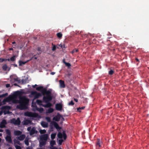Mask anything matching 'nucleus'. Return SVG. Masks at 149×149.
I'll list each match as a JSON object with an SVG mask.
<instances>
[{
  "label": "nucleus",
  "instance_id": "obj_1",
  "mask_svg": "<svg viewBox=\"0 0 149 149\" xmlns=\"http://www.w3.org/2000/svg\"><path fill=\"white\" fill-rule=\"evenodd\" d=\"M36 90L41 92L42 95H46V96H44L43 97V101L45 102H50L52 100L51 91L47 90L46 88H44L42 86H40L36 88Z\"/></svg>",
  "mask_w": 149,
  "mask_h": 149
},
{
  "label": "nucleus",
  "instance_id": "obj_2",
  "mask_svg": "<svg viewBox=\"0 0 149 149\" xmlns=\"http://www.w3.org/2000/svg\"><path fill=\"white\" fill-rule=\"evenodd\" d=\"M29 101V99L25 97L20 98L19 104L17 106L16 108L21 110L26 109Z\"/></svg>",
  "mask_w": 149,
  "mask_h": 149
},
{
  "label": "nucleus",
  "instance_id": "obj_3",
  "mask_svg": "<svg viewBox=\"0 0 149 149\" xmlns=\"http://www.w3.org/2000/svg\"><path fill=\"white\" fill-rule=\"evenodd\" d=\"M7 134L5 139L6 141L10 143H13V141L11 138V133L10 130L9 129H6L5 130Z\"/></svg>",
  "mask_w": 149,
  "mask_h": 149
},
{
  "label": "nucleus",
  "instance_id": "obj_4",
  "mask_svg": "<svg viewBox=\"0 0 149 149\" xmlns=\"http://www.w3.org/2000/svg\"><path fill=\"white\" fill-rule=\"evenodd\" d=\"M31 95L34 96V99H38L42 96L41 93H38L35 91H32L31 92Z\"/></svg>",
  "mask_w": 149,
  "mask_h": 149
},
{
  "label": "nucleus",
  "instance_id": "obj_5",
  "mask_svg": "<svg viewBox=\"0 0 149 149\" xmlns=\"http://www.w3.org/2000/svg\"><path fill=\"white\" fill-rule=\"evenodd\" d=\"M10 123L15 125H19L20 124L21 121L20 119L18 118L16 120L15 118H13L10 120Z\"/></svg>",
  "mask_w": 149,
  "mask_h": 149
},
{
  "label": "nucleus",
  "instance_id": "obj_6",
  "mask_svg": "<svg viewBox=\"0 0 149 149\" xmlns=\"http://www.w3.org/2000/svg\"><path fill=\"white\" fill-rule=\"evenodd\" d=\"M57 136L59 139H62L63 138V137L64 140H65L67 137L65 131H63L62 133L60 132H58L57 134Z\"/></svg>",
  "mask_w": 149,
  "mask_h": 149
},
{
  "label": "nucleus",
  "instance_id": "obj_7",
  "mask_svg": "<svg viewBox=\"0 0 149 149\" xmlns=\"http://www.w3.org/2000/svg\"><path fill=\"white\" fill-rule=\"evenodd\" d=\"M25 116L29 117L36 118L38 116V114L36 113H33L31 112H26L25 113Z\"/></svg>",
  "mask_w": 149,
  "mask_h": 149
},
{
  "label": "nucleus",
  "instance_id": "obj_8",
  "mask_svg": "<svg viewBox=\"0 0 149 149\" xmlns=\"http://www.w3.org/2000/svg\"><path fill=\"white\" fill-rule=\"evenodd\" d=\"M61 116L62 115H61L59 113H58L57 115L53 118V120L56 121L58 122L59 121Z\"/></svg>",
  "mask_w": 149,
  "mask_h": 149
},
{
  "label": "nucleus",
  "instance_id": "obj_9",
  "mask_svg": "<svg viewBox=\"0 0 149 149\" xmlns=\"http://www.w3.org/2000/svg\"><path fill=\"white\" fill-rule=\"evenodd\" d=\"M102 144V141L99 139H97L96 143V148L99 149Z\"/></svg>",
  "mask_w": 149,
  "mask_h": 149
},
{
  "label": "nucleus",
  "instance_id": "obj_10",
  "mask_svg": "<svg viewBox=\"0 0 149 149\" xmlns=\"http://www.w3.org/2000/svg\"><path fill=\"white\" fill-rule=\"evenodd\" d=\"M6 121L5 119L3 120L0 123V128H3L6 127V125L7 124Z\"/></svg>",
  "mask_w": 149,
  "mask_h": 149
},
{
  "label": "nucleus",
  "instance_id": "obj_11",
  "mask_svg": "<svg viewBox=\"0 0 149 149\" xmlns=\"http://www.w3.org/2000/svg\"><path fill=\"white\" fill-rule=\"evenodd\" d=\"M48 138V135L47 134H44L40 136V140L47 141Z\"/></svg>",
  "mask_w": 149,
  "mask_h": 149
},
{
  "label": "nucleus",
  "instance_id": "obj_12",
  "mask_svg": "<svg viewBox=\"0 0 149 149\" xmlns=\"http://www.w3.org/2000/svg\"><path fill=\"white\" fill-rule=\"evenodd\" d=\"M38 131L36 130V128L34 127H33L30 132L29 134L30 136H32L35 134H37Z\"/></svg>",
  "mask_w": 149,
  "mask_h": 149
},
{
  "label": "nucleus",
  "instance_id": "obj_13",
  "mask_svg": "<svg viewBox=\"0 0 149 149\" xmlns=\"http://www.w3.org/2000/svg\"><path fill=\"white\" fill-rule=\"evenodd\" d=\"M51 123L56 129L60 130L61 129V127L59 126L58 125L56 122L53 121Z\"/></svg>",
  "mask_w": 149,
  "mask_h": 149
},
{
  "label": "nucleus",
  "instance_id": "obj_14",
  "mask_svg": "<svg viewBox=\"0 0 149 149\" xmlns=\"http://www.w3.org/2000/svg\"><path fill=\"white\" fill-rule=\"evenodd\" d=\"M62 105L61 103H58L56 104L55 107L57 110L61 111L62 109Z\"/></svg>",
  "mask_w": 149,
  "mask_h": 149
},
{
  "label": "nucleus",
  "instance_id": "obj_15",
  "mask_svg": "<svg viewBox=\"0 0 149 149\" xmlns=\"http://www.w3.org/2000/svg\"><path fill=\"white\" fill-rule=\"evenodd\" d=\"M22 92L21 91H17L14 93L13 96L16 97L18 96H20L22 95Z\"/></svg>",
  "mask_w": 149,
  "mask_h": 149
},
{
  "label": "nucleus",
  "instance_id": "obj_16",
  "mask_svg": "<svg viewBox=\"0 0 149 149\" xmlns=\"http://www.w3.org/2000/svg\"><path fill=\"white\" fill-rule=\"evenodd\" d=\"M13 99V97L12 96H9L6 98L4 99L3 101V102H9L12 100Z\"/></svg>",
  "mask_w": 149,
  "mask_h": 149
},
{
  "label": "nucleus",
  "instance_id": "obj_17",
  "mask_svg": "<svg viewBox=\"0 0 149 149\" xmlns=\"http://www.w3.org/2000/svg\"><path fill=\"white\" fill-rule=\"evenodd\" d=\"M26 136L25 134L20 135L19 136L17 137V139L20 141H23L25 138Z\"/></svg>",
  "mask_w": 149,
  "mask_h": 149
},
{
  "label": "nucleus",
  "instance_id": "obj_18",
  "mask_svg": "<svg viewBox=\"0 0 149 149\" xmlns=\"http://www.w3.org/2000/svg\"><path fill=\"white\" fill-rule=\"evenodd\" d=\"M32 59V58H31L30 59L27 60L26 61L23 62L22 61H19V65L20 66H22L23 65H24L26 63L29 62Z\"/></svg>",
  "mask_w": 149,
  "mask_h": 149
},
{
  "label": "nucleus",
  "instance_id": "obj_19",
  "mask_svg": "<svg viewBox=\"0 0 149 149\" xmlns=\"http://www.w3.org/2000/svg\"><path fill=\"white\" fill-rule=\"evenodd\" d=\"M39 146L40 147H42L43 146H45L46 143V141L40 140V141Z\"/></svg>",
  "mask_w": 149,
  "mask_h": 149
},
{
  "label": "nucleus",
  "instance_id": "obj_20",
  "mask_svg": "<svg viewBox=\"0 0 149 149\" xmlns=\"http://www.w3.org/2000/svg\"><path fill=\"white\" fill-rule=\"evenodd\" d=\"M60 87L61 88H64L65 87L64 82L63 81L60 80L59 81Z\"/></svg>",
  "mask_w": 149,
  "mask_h": 149
},
{
  "label": "nucleus",
  "instance_id": "obj_21",
  "mask_svg": "<svg viewBox=\"0 0 149 149\" xmlns=\"http://www.w3.org/2000/svg\"><path fill=\"white\" fill-rule=\"evenodd\" d=\"M45 103H47L46 104L42 105V106L45 108L50 107L52 105V104L50 102Z\"/></svg>",
  "mask_w": 149,
  "mask_h": 149
},
{
  "label": "nucleus",
  "instance_id": "obj_22",
  "mask_svg": "<svg viewBox=\"0 0 149 149\" xmlns=\"http://www.w3.org/2000/svg\"><path fill=\"white\" fill-rule=\"evenodd\" d=\"M14 133L15 136H19L21 134L22 132L19 130H15L14 131Z\"/></svg>",
  "mask_w": 149,
  "mask_h": 149
},
{
  "label": "nucleus",
  "instance_id": "obj_23",
  "mask_svg": "<svg viewBox=\"0 0 149 149\" xmlns=\"http://www.w3.org/2000/svg\"><path fill=\"white\" fill-rule=\"evenodd\" d=\"M41 124L42 126L43 127H48V123L42 121Z\"/></svg>",
  "mask_w": 149,
  "mask_h": 149
},
{
  "label": "nucleus",
  "instance_id": "obj_24",
  "mask_svg": "<svg viewBox=\"0 0 149 149\" xmlns=\"http://www.w3.org/2000/svg\"><path fill=\"white\" fill-rule=\"evenodd\" d=\"M31 122V121L30 120L28 119H26L24 121L23 125H28Z\"/></svg>",
  "mask_w": 149,
  "mask_h": 149
},
{
  "label": "nucleus",
  "instance_id": "obj_25",
  "mask_svg": "<svg viewBox=\"0 0 149 149\" xmlns=\"http://www.w3.org/2000/svg\"><path fill=\"white\" fill-rule=\"evenodd\" d=\"M54 111V109L50 107L47 111L46 113H51L53 112Z\"/></svg>",
  "mask_w": 149,
  "mask_h": 149
},
{
  "label": "nucleus",
  "instance_id": "obj_26",
  "mask_svg": "<svg viewBox=\"0 0 149 149\" xmlns=\"http://www.w3.org/2000/svg\"><path fill=\"white\" fill-rule=\"evenodd\" d=\"M63 63L65 64V65L67 66L68 68H70L71 66V65L70 63L66 62L65 61L64 59H63Z\"/></svg>",
  "mask_w": 149,
  "mask_h": 149
},
{
  "label": "nucleus",
  "instance_id": "obj_27",
  "mask_svg": "<svg viewBox=\"0 0 149 149\" xmlns=\"http://www.w3.org/2000/svg\"><path fill=\"white\" fill-rule=\"evenodd\" d=\"M50 144L51 147H54V146L56 144V142L54 140H52L50 141Z\"/></svg>",
  "mask_w": 149,
  "mask_h": 149
},
{
  "label": "nucleus",
  "instance_id": "obj_28",
  "mask_svg": "<svg viewBox=\"0 0 149 149\" xmlns=\"http://www.w3.org/2000/svg\"><path fill=\"white\" fill-rule=\"evenodd\" d=\"M2 68L4 71H6L7 70L8 67L6 64H5L2 66Z\"/></svg>",
  "mask_w": 149,
  "mask_h": 149
},
{
  "label": "nucleus",
  "instance_id": "obj_29",
  "mask_svg": "<svg viewBox=\"0 0 149 149\" xmlns=\"http://www.w3.org/2000/svg\"><path fill=\"white\" fill-rule=\"evenodd\" d=\"M11 81L13 82L17 81L19 82V80H18V78L17 77L13 78V79L11 78Z\"/></svg>",
  "mask_w": 149,
  "mask_h": 149
},
{
  "label": "nucleus",
  "instance_id": "obj_30",
  "mask_svg": "<svg viewBox=\"0 0 149 149\" xmlns=\"http://www.w3.org/2000/svg\"><path fill=\"white\" fill-rule=\"evenodd\" d=\"M56 133L52 134L51 135V139L53 140L56 137Z\"/></svg>",
  "mask_w": 149,
  "mask_h": 149
},
{
  "label": "nucleus",
  "instance_id": "obj_31",
  "mask_svg": "<svg viewBox=\"0 0 149 149\" xmlns=\"http://www.w3.org/2000/svg\"><path fill=\"white\" fill-rule=\"evenodd\" d=\"M56 35L58 37L60 38H61L62 36V34L61 32L57 33Z\"/></svg>",
  "mask_w": 149,
  "mask_h": 149
},
{
  "label": "nucleus",
  "instance_id": "obj_32",
  "mask_svg": "<svg viewBox=\"0 0 149 149\" xmlns=\"http://www.w3.org/2000/svg\"><path fill=\"white\" fill-rule=\"evenodd\" d=\"M24 142L25 144L27 146H28L29 145V139H28L26 138L25 139V140L24 141Z\"/></svg>",
  "mask_w": 149,
  "mask_h": 149
},
{
  "label": "nucleus",
  "instance_id": "obj_33",
  "mask_svg": "<svg viewBox=\"0 0 149 149\" xmlns=\"http://www.w3.org/2000/svg\"><path fill=\"white\" fill-rule=\"evenodd\" d=\"M37 103L39 105H42L41 104L42 102V101L41 100H36Z\"/></svg>",
  "mask_w": 149,
  "mask_h": 149
},
{
  "label": "nucleus",
  "instance_id": "obj_34",
  "mask_svg": "<svg viewBox=\"0 0 149 149\" xmlns=\"http://www.w3.org/2000/svg\"><path fill=\"white\" fill-rule=\"evenodd\" d=\"M85 108V107H79V108H77V111L79 112H81L80 110L84 109Z\"/></svg>",
  "mask_w": 149,
  "mask_h": 149
},
{
  "label": "nucleus",
  "instance_id": "obj_35",
  "mask_svg": "<svg viewBox=\"0 0 149 149\" xmlns=\"http://www.w3.org/2000/svg\"><path fill=\"white\" fill-rule=\"evenodd\" d=\"M8 94L6 93L0 95V98L4 97L8 95Z\"/></svg>",
  "mask_w": 149,
  "mask_h": 149
},
{
  "label": "nucleus",
  "instance_id": "obj_36",
  "mask_svg": "<svg viewBox=\"0 0 149 149\" xmlns=\"http://www.w3.org/2000/svg\"><path fill=\"white\" fill-rule=\"evenodd\" d=\"M46 131L45 130H40V132L41 134H44L46 133Z\"/></svg>",
  "mask_w": 149,
  "mask_h": 149
},
{
  "label": "nucleus",
  "instance_id": "obj_37",
  "mask_svg": "<svg viewBox=\"0 0 149 149\" xmlns=\"http://www.w3.org/2000/svg\"><path fill=\"white\" fill-rule=\"evenodd\" d=\"M14 141L15 143H17V144L18 145H20V143L19 141L18 140H16L15 139L14 140Z\"/></svg>",
  "mask_w": 149,
  "mask_h": 149
},
{
  "label": "nucleus",
  "instance_id": "obj_38",
  "mask_svg": "<svg viewBox=\"0 0 149 149\" xmlns=\"http://www.w3.org/2000/svg\"><path fill=\"white\" fill-rule=\"evenodd\" d=\"M78 51V49H74L71 52V53L72 54H73L75 53H76Z\"/></svg>",
  "mask_w": 149,
  "mask_h": 149
},
{
  "label": "nucleus",
  "instance_id": "obj_39",
  "mask_svg": "<svg viewBox=\"0 0 149 149\" xmlns=\"http://www.w3.org/2000/svg\"><path fill=\"white\" fill-rule=\"evenodd\" d=\"M52 45H53V47L52 48V50L53 51H54L56 50V47L55 45H54L53 43L52 44Z\"/></svg>",
  "mask_w": 149,
  "mask_h": 149
},
{
  "label": "nucleus",
  "instance_id": "obj_40",
  "mask_svg": "<svg viewBox=\"0 0 149 149\" xmlns=\"http://www.w3.org/2000/svg\"><path fill=\"white\" fill-rule=\"evenodd\" d=\"M15 57L16 56H13L10 58V60L13 61H14L15 60Z\"/></svg>",
  "mask_w": 149,
  "mask_h": 149
},
{
  "label": "nucleus",
  "instance_id": "obj_41",
  "mask_svg": "<svg viewBox=\"0 0 149 149\" xmlns=\"http://www.w3.org/2000/svg\"><path fill=\"white\" fill-rule=\"evenodd\" d=\"M46 120L48 122H51L50 118L49 117H46Z\"/></svg>",
  "mask_w": 149,
  "mask_h": 149
},
{
  "label": "nucleus",
  "instance_id": "obj_42",
  "mask_svg": "<svg viewBox=\"0 0 149 149\" xmlns=\"http://www.w3.org/2000/svg\"><path fill=\"white\" fill-rule=\"evenodd\" d=\"M74 104V103L73 101L72 100H71L70 102L68 103V105H71L73 106Z\"/></svg>",
  "mask_w": 149,
  "mask_h": 149
},
{
  "label": "nucleus",
  "instance_id": "obj_43",
  "mask_svg": "<svg viewBox=\"0 0 149 149\" xmlns=\"http://www.w3.org/2000/svg\"><path fill=\"white\" fill-rule=\"evenodd\" d=\"M114 72V71L113 70H111L109 72V74L110 75H112Z\"/></svg>",
  "mask_w": 149,
  "mask_h": 149
},
{
  "label": "nucleus",
  "instance_id": "obj_44",
  "mask_svg": "<svg viewBox=\"0 0 149 149\" xmlns=\"http://www.w3.org/2000/svg\"><path fill=\"white\" fill-rule=\"evenodd\" d=\"M63 141V140L62 139H60L58 140V144L59 145H61Z\"/></svg>",
  "mask_w": 149,
  "mask_h": 149
},
{
  "label": "nucleus",
  "instance_id": "obj_45",
  "mask_svg": "<svg viewBox=\"0 0 149 149\" xmlns=\"http://www.w3.org/2000/svg\"><path fill=\"white\" fill-rule=\"evenodd\" d=\"M15 146L16 149H22L21 147L19 146L15 145Z\"/></svg>",
  "mask_w": 149,
  "mask_h": 149
},
{
  "label": "nucleus",
  "instance_id": "obj_46",
  "mask_svg": "<svg viewBox=\"0 0 149 149\" xmlns=\"http://www.w3.org/2000/svg\"><path fill=\"white\" fill-rule=\"evenodd\" d=\"M50 149H57V148L56 147H49Z\"/></svg>",
  "mask_w": 149,
  "mask_h": 149
},
{
  "label": "nucleus",
  "instance_id": "obj_47",
  "mask_svg": "<svg viewBox=\"0 0 149 149\" xmlns=\"http://www.w3.org/2000/svg\"><path fill=\"white\" fill-rule=\"evenodd\" d=\"M5 61V59L2 58H0V62H2L3 61Z\"/></svg>",
  "mask_w": 149,
  "mask_h": 149
},
{
  "label": "nucleus",
  "instance_id": "obj_48",
  "mask_svg": "<svg viewBox=\"0 0 149 149\" xmlns=\"http://www.w3.org/2000/svg\"><path fill=\"white\" fill-rule=\"evenodd\" d=\"M31 127H28L27 128V130L28 131H30H30H31Z\"/></svg>",
  "mask_w": 149,
  "mask_h": 149
},
{
  "label": "nucleus",
  "instance_id": "obj_49",
  "mask_svg": "<svg viewBox=\"0 0 149 149\" xmlns=\"http://www.w3.org/2000/svg\"><path fill=\"white\" fill-rule=\"evenodd\" d=\"M6 88H9L10 87V84H7L6 85Z\"/></svg>",
  "mask_w": 149,
  "mask_h": 149
},
{
  "label": "nucleus",
  "instance_id": "obj_50",
  "mask_svg": "<svg viewBox=\"0 0 149 149\" xmlns=\"http://www.w3.org/2000/svg\"><path fill=\"white\" fill-rule=\"evenodd\" d=\"M36 55H35L33 56L31 58L32 59L33 58H34L35 59H37V57H35Z\"/></svg>",
  "mask_w": 149,
  "mask_h": 149
},
{
  "label": "nucleus",
  "instance_id": "obj_51",
  "mask_svg": "<svg viewBox=\"0 0 149 149\" xmlns=\"http://www.w3.org/2000/svg\"><path fill=\"white\" fill-rule=\"evenodd\" d=\"M18 100H16V99H15L13 101V102L14 103H16L17 101H18Z\"/></svg>",
  "mask_w": 149,
  "mask_h": 149
},
{
  "label": "nucleus",
  "instance_id": "obj_52",
  "mask_svg": "<svg viewBox=\"0 0 149 149\" xmlns=\"http://www.w3.org/2000/svg\"><path fill=\"white\" fill-rule=\"evenodd\" d=\"M61 120L63 121H64L65 120V119L62 116V115L61 117Z\"/></svg>",
  "mask_w": 149,
  "mask_h": 149
},
{
  "label": "nucleus",
  "instance_id": "obj_53",
  "mask_svg": "<svg viewBox=\"0 0 149 149\" xmlns=\"http://www.w3.org/2000/svg\"><path fill=\"white\" fill-rule=\"evenodd\" d=\"M38 51H41V48L40 47H38L37 48Z\"/></svg>",
  "mask_w": 149,
  "mask_h": 149
},
{
  "label": "nucleus",
  "instance_id": "obj_54",
  "mask_svg": "<svg viewBox=\"0 0 149 149\" xmlns=\"http://www.w3.org/2000/svg\"><path fill=\"white\" fill-rule=\"evenodd\" d=\"M74 100L76 102H78V99L76 98H74Z\"/></svg>",
  "mask_w": 149,
  "mask_h": 149
},
{
  "label": "nucleus",
  "instance_id": "obj_55",
  "mask_svg": "<svg viewBox=\"0 0 149 149\" xmlns=\"http://www.w3.org/2000/svg\"><path fill=\"white\" fill-rule=\"evenodd\" d=\"M38 85H37V84H35V85H33L32 86V87L33 88H35L36 87V86H37Z\"/></svg>",
  "mask_w": 149,
  "mask_h": 149
},
{
  "label": "nucleus",
  "instance_id": "obj_56",
  "mask_svg": "<svg viewBox=\"0 0 149 149\" xmlns=\"http://www.w3.org/2000/svg\"><path fill=\"white\" fill-rule=\"evenodd\" d=\"M26 149H32V148L31 147L29 146Z\"/></svg>",
  "mask_w": 149,
  "mask_h": 149
},
{
  "label": "nucleus",
  "instance_id": "obj_57",
  "mask_svg": "<svg viewBox=\"0 0 149 149\" xmlns=\"http://www.w3.org/2000/svg\"><path fill=\"white\" fill-rule=\"evenodd\" d=\"M55 74V72H52L50 74L52 75H54Z\"/></svg>",
  "mask_w": 149,
  "mask_h": 149
},
{
  "label": "nucleus",
  "instance_id": "obj_58",
  "mask_svg": "<svg viewBox=\"0 0 149 149\" xmlns=\"http://www.w3.org/2000/svg\"><path fill=\"white\" fill-rule=\"evenodd\" d=\"M135 60L136 61L138 62H139V60L137 58H136Z\"/></svg>",
  "mask_w": 149,
  "mask_h": 149
},
{
  "label": "nucleus",
  "instance_id": "obj_59",
  "mask_svg": "<svg viewBox=\"0 0 149 149\" xmlns=\"http://www.w3.org/2000/svg\"><path fill=\"white\" fill-rule=\"evenodd\" d=\"M14 85L15 86H19L16 83H15L14 84Z\"/></svg>",
  "mask_w": 149,
  "mask_h": 149
},
{
  "label": "nucleus",
  "instance_id": "obj_60",
  "mask_svg": "<svg viewBox=\"0 0 149 149\" xmlns=\"http://www.w3.org/2000/svg\"><path fill=\"white\" fill-rule=\"evenodd\" d=\"M59 46L61 47V48H62L63 47V45L62 44H60L59 45Z\"/></svg>",
  "mask_w": 149,
  "mask_h": 149
},
{
  "label": "nucleus",
  "instance_id": "obj_61",
  "mask_svg": "<svg viewBox=\"0 0 149 149\" xmlns=\"http://www.w3.org/2000/svg\"><path fill=\"white\" fill-rule=\"evenodd\" d=\"M10 60V58H8L7 59H5V61H9Z\"/></svg>",
  "mask_w": 149,
  "mask_h": 149
},
{
  "label": "nucleus",
  "instance_id": "obj_62",
  "mask_svg": "<svg viewBox=\"0 0 149 149\" xmlns=\"http://www.w3.org/2000/svg\"><path fill=\"white\" fill-rule=\"evenodd\" d=\"M9 50H13V48H9Z\"/></svg>",
  "mask_w": 149,
  "mask_h": 149
},
{
  "label": "nucleus",
  "instance_id": "obj_63",
  "mask_svg": "<svg viewBox=\"0 0 149 149\" xmlns=\"http://www.w3.org/2000/svg\"><path fill=\"white\" fill-rule=\"evenodd\" d=\"M3 131V130L2 129H0V132H2Z\"/></svg>",
  "mask_w": 149,
  "mask_h": 149
},
{
  "label": "nucleus",
  "instance_id": "obj_64",
  "mask_svg": "<svg viewBox=\"0 0 149 149\" xmlns=\"http://www.w3.org/2000/svg\"><path fill=\"white\" fill-rule=\"evenodd\" d=\"M8 149H12V148L11 147H10L8 148Z\"/></svg>",
  "mask_w": 149,
  "mask_h": 149
}]
</instances>
